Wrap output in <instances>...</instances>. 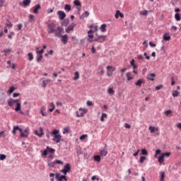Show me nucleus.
<instances>
[{"mask_svg":"<svg viewBox=\"0 0 181 181\" xmlns=\"http://www.w3.org/2000/svg\"><path fill=\"white\" fill-rule=\"evenodd\" d=\"M4 53H6L8 54V53H11V52H12V48H8V49H4Z\"/></svg>","mask_w":181,"mask_h":181,"instance_id":"nucleus-51","label":"nucleus"},{"mask_svg":"<svg viewBox=\"0 0 181 181\" xmlns=\"http://www.w3.org/2000/svg\"><path fill=\"white\" fill-rule=\"evenodd\" d=\"M163 40H165L166 42H169V40H170L171 37H170V35H168V33H165L163 35Z\"/></svg>","mask_w":181,"mask_h":181,"instance_id":"nucleus-21","label":"nucleus"},{"mask_svg":"<svg viewBox=\"0 0 181 181\" xmlns=\"http://www.w3.org/2000/svg\"><path fill=\"white\" fill-rule=\"evenodd\" d=\"M51 108L49 109V112H53L54 111V109L56 108V106L54 105V103L52 102L50 103Z\"/></svg>","mask_w":181,"mask_h":181,"instance_id":"nucleus-22","label":"nucleus"},{"mask_svg":"<svg viewBox=\"0 0 181 181\" xmlns=\"http://www.w3.org/2000/svg\"><path fill=\"white\" fill-rule=\"evenodd\" d=\"M104 118H107V115L106 113H102L101 117H100V121L102 122H104Z\"/></svg>","mask_w":181,"mask_h":181,"instance_id":"nucleus-37","label":"nucleus"},{"mask_svg":"<svg viewBox=\"0 0 181 181\" xmlns=\"http://www.w3.org/2000/svg\"><path fill=\"white\" fill-rule=\"evenodd\" d=\"M129 74H131V73H127L126 74V77H127V81H131V80H132V76H129Z\"/></svg>","mask_w":181,"mask_h":181,"instance_id":"nucleus-42","label":"nucleus"},{"mask_svg":"<svg viewBox=\"0 0 181 181\" xmlns=\"http://www.w3.org/2000/svg\"><path fill=\"white\" fill-rule=\"evenodd\" d=\"M15 90H16V88H15V86L10 87L9 90H8V94H12V93H13Z\"/></svg>","mask_w":181,"mask_h":181,"instance_id":"nucleus-35","label":"nucleus"},{"mask_svg":"<svg viewBox=\"0 0 181 181\" xmlns=\"http://www.w3.org/2000/svg\"><path fill=\"white\" fill-rule=\"evenodd\" d=\"M16 131H19L21 138H28L29 136V134H25L23 130L19 127V126H14L13 127L12 134L13 135L16 134Z\"/></svg>","mask_w":181,"mask_h":181,"instance_id":"nucleus-2","label":"nucleus"},{"mask_svg":"<svg viewBox=\"0 0 181 181\" xmlns=\"http://www.w3.org/2000/svg\"><path fill=\"white\" fill-rule=\"evenodd\" d=\"M105 37H107V35H103L102 37L99 38V40L95 42H98V43H104V42H105Z\"/></svg>","mask_w":181,"mask_h":181,"instance_id":"nucleus-26","label":"nucleus"},{"mask_svg":"<svg viewBox=\"0 0 181 181\" xmlns=\"http://www.w3.org/2000/svg\"><path fill=\"white\" fill-rule=\"evenodd\" d=\"M148 45L151 46V47H156V44L153 43L152 41H150Z\"/></svg>","mask_w":181,"mask_h":181,"instance_id":"nucleus-60","label":"nucleus"},{"mask_svg":"<svg viewBox=\"0 0 181 181\" xmlns=\"http://www.w3.org/2000/svg\"><path fill=\"white\" fill-rule=\"evenodd\" d=\"M65 11H68V12H70L71 11V6L70 4H66L64 6Z\"/></svg>","mask_w":181,"mask_h":181,"instance_id":"nucleus-34","label":"nucleus"},{"mask_svg":"<svg viewBox=\"0 0 181 181\" xmlns=\"http://www.w3.org/2000/svg\"><path fill=\"white\" fill-rule=\"evenodd\" d=\"M124 127L127 129H129L131 128V125L128 123L124 124Z\"/></svg>","mask_w":181,"mask_h":181,"instance_id":"nucleus-64","label":"nucleus"},{"mask_svg":"<svg viewBox=\"0 0 181 181\" xmlns=\"http://www.w3.org/2000/svg\"><path fill=\"white\" fill-rule=\"evenodd\" d=\"M23 5L24 6H29V5H30V0H24L23 1Z\"/></svg>","mask_w":181,"mask_h":181,"instance_id":"nucleus-32","label":"nucleus"},{"mask_svg":"<svg viewBox=\"0 0 181 181\" xmlns=\"http://www.w3.org/2000/svg\"><path fill=\"white\" fill-rule=\"evenodd\" d=\"M104 35H98L97 37H95L94 40L88 39V42L89 43H93V42H97L100 37H103Z\"/></svg>","mask_w":181,"mask_h":181,"instance_id":"nucleus-16","label":"nucleus"},{"mask_svg":"<svg viewBox=\"0 0 181 181\" xmlns=\"http://www.w3.org/2000/svg\"><path fill=\"white\" fill-rule=\"evenodd\" d=\"M23 26V25L22 23L18 24L17 25V30H21Z\"/></svg>","mask_w":181,"mask_h":181,"instance_id":"nucleus-55","label":"nucleus"},{"mask_svg":"<svg viewBox=\"0 0 181 181\" xmlns=\"http://www.w3.org/2000/svg\"><path fill=\"white\" fill-rule=\"evenodd\" d=\"M59 132H59L57 129H54L52 132L51 135H52V136H56V135H59Z\"/></svg>","mask_w":181,"mask_h":181,"instance_id":"nucleus-24","label":"nucleus"},{"mask_svg":"<svg viewBox=\"0 0 181 181\" xmlns=\"http://www.w3.org/2000/svg\"><path fill=\"white\" fill-rule=\"evenodd\" d=\"M74 76L75 77H74L73 80L77 81L78 80V78H80V74L78 73V71H76L74 73Z\"/></svg>","mask_w":181,"mask_h":181,"instance_id":"nucleus-31","label":"nucleus"},{"mask_svg":"<svg viewBox=\"0 0 181 181\" xmlns=\"http://www.w3.org/2000/svg\"><path fill=\"white\" fill-rule=\"evenodd\" d=\"M52 83V80L50 79H47L45 81H42V87H43V88H46V87L47 86V83Z\"/></svg>","mask_w":181,"mask_h":181,"instance_id":"nucleus-14","label":"nucleus"},{"mask_svg":"<svg viewBox=\"0 0 181 181\" xmlns=\"http://www.w3.org/2000/svg\"><path fill=\"white\" fill-rule=\"evenodd\" d=\"M69 23H70V20H69V18H66L64 22L62 23V26H67V25H69Z\"/></svg>","mask_w":181,"mask_h":181,"instance_id":"nucleus-23","label":"nucleus"},{"mask_svg":"<svg viewBox=\"0 0 181 181\" xmlns=\"http://www.w3.org/2000/svg\"><path fill=\"white\" fill-rule=\"evenodd\" d=\"M107 153H108V151L105 148L101 150L100 152V156H107Z\"/></svg>","mask_w":181,"mask_h":181,"instance_id":"nucleus-20","label":"nucleus"},{"mask_svg":"<svg viewBox=\"0 0 181 181\" xmlns=\"http://www.w3.org/2000/svg\"><path fill=\"white\" fill-rule=\"evenodd\" d=\"M172 95L173 97H179V92L177 90H173Z\"/></svg>","mask_w":181,"mask_h":181,"instance_id":"nucleus-43","label":"nucleus"},{"mask_svg":"<svg viewBox=\"0 0 181 181\" xmlns=\"http://www.w3.org/2000/svg\"><path fill=\"white\" fill-rule=\"evenodd\" d=\"M164 159H165V157L162 154L158 158V160L159 163H163V162L165 161Z\"/></svg>","mask_w":181,"mask_h":181,"instance_id":"nucleus-28","label":"nucleus"},{"mask_svg":"<svg viewBox=\"0 0 181 181\" xmlns=\"http://www.w3.org/2000/svg\"><path fill=\"white\" fill-rule=\"evenodd\" d=\"M47 149L49 153H54V152H56L54 148H50L49 146H47Z\"/></svg>","mask_w":181,"mask_h":181,"instance_id":"nucleus-29","label":"nucleus"},{"mask_svg":"<svg viewBox=\"0 0 181 181\" xmlns=\"http://www.w3.org/2000/svg\"><path fill=\"white\" fill-rule=\"evenodd\" d=\"M19 101L20 100L18 99L13 100V98H11L9 99V100H8V107H13V105L15 104V103L16 104H18V103H19Z\"/></svg>","mask_w":181,"mask_h":181,"instance_id":"nucleus-6","label":"nucleus"},{"mask_svg":"<svg viewBox=\"0 0 181 181\" xmlns=\"http://www.w3.org/2000/svg\"><path fill=\"white\" fill-rule=\"evenodd\" d=\"M47 163H48L49 168H50L51 169H53V168H54V165H56L54 161L52 162L50 160H48Z\"/></svg>","mask_w":181,"mask_h":181,"instance_id":"nucleus-27","label":"nucleus"},{"mask_svg":"<svg viewBox=\"0 0 181 181\" xmlns=\"http://www.w3.org/2000/svg\"><path fill=\"white\" fill-rule=\"evenodd\" d=\"M107 93L108 94H111V95L114 94V93H115V91L114 90V88H109L107 89Z\"/></svg>","mask_w":181,"mask_h":181,"instance_id":"nucleus-41","label":"nucleus"},{"mask_svg":"<svg viewBox=\"0 0 181 181\" xmlns=\"http://www.w3.org/2000/svg\"><path fill=\"white\" fill-rule=\"evenodd\" d=\"M146 160V156H141L140 157V160H139V163H144V161Z\"/></svg>","mask_w":181,"mask_h":181,"instance_id":"nucleus-47","label":"nucleus"},{"mask_svg":"<svg viewBox=\"0 0 181 181\" xmlns=\"http://www.w3.org/2000/svg\"><path fill=\"white\" fill-rule=\"evenodd\" d=\"M87 136H88V135L87 134H82L80 137H79V139L81 141H83L84 139H86L87 138Z\"/></svg>","mask_w":181,"mask_h":181,"instance_id":"nucleus-48","label":"nucleus"},{"mask_svg":"<svg viewBox=\"0 0 181 181\" xmlns=\"http://www.w3.org/2000/svg\"><path fill=\"white\" fill-rule=\"evenodd\" d=\"M54 11V7H53L52 8H48L47 10V13H53V11Z\"/></svg>","mask_w":181,"mask_h":181,"instance_id":"nucleus-58","label":"nucleus"},{"mask_svg":"<svg viewBox=\"0 0 181 181\" xmlns=\"http://www.w3.org/2000/svg\"><path fill=\"white\" fill-rule=\"evenodd\" d=\"M93 159L95 162H100L101 160V156L100 155H95L93 156Z\"/></svg>","mask_w":181,"mask_h":181,"instance_id":"nucleus-25","label":"nucleus"},{"mask_svg":"<svg viewBox=\"0 0 181 181\" xmlns=\"http://www.w3.org/2000/svg\"><path fill=\"white\" fill-rule=\"evenodd\" d=\"M91 180H97V181H99V180H100V178L98 177L95 176V175H93V176L91 177Z\"/></svg>","mask_w":181,"mask_h":181,"instance_id":"nucleus-62","label":"nucleus"},{"mask_svg":"<svg viewBox=\"0 0 181 181\" xmlns=\"http://www.w3.org/2000/svg\"><path fill=\"white\" fill-rule=\"evenodd\" d=\"M40 8H42V6H40V4H37L33 9V13H37L39 9H40Z\"/></svg>","mask_w":181,"mask_h":181,"instance_id":"nucleus-18","label":"nucleus"},{"mask_svg":"<svg viewBox=\"0 0 181 181\" xmlns=\"http://www.w3.org/2000/svg\"><path fill=\"white\" fill-rule=\"evenodd\" d=\"M52 141H54V142H56V144H60V141H62V135L58 134V135L54 136Z\"/></svg>","mask_w":181,"mask_h":181,"instance_id":"nucleus-9","label":"nucleus"},{"mask_svg":"<svg viewBox=\"0 0 181 181\" xmlns=\"http://www.w3.org/2000/svg\"><path fill=\"white\" fill-rule=\"evenodd\" d=\"M74 4L75 6H81V3L78 0L74 1Z\"/></svg>","mask_w":181,"mask_h":181,"instance_id":"nucleus-38","label":"nucleus"},{"mask_svg":"<svg viewBox=\"0 0 181 181\" xmlns=\"http://www.w3.org/2000/svg\"><path fill=\"white\" fill-rule=\"evenodd\" d=\"M90 13L85 11L82 15L80 16V19H84V18H88Z\"/></svg>","mask_w":181,"mask_h":181,"instance_id":"nucleus-15","label":"nucleus"},{"mask_svg":"<svg viewBox=\"0 0 181 181\" xmlns=\"http://www.w3.org/2000/svg\"><path fill=\"white\" fill-rule=\"evenodd\" d=\"M40 132H41L40 134L37 133V130L35 131V135H37V136H39L40 138H41L42 136L44 134L43 128L40 127Z\"/></svg>","mask_w":181,"mask_h":181,"instance_id":"nucleus-17","label":"nucleus"},{"mask_svg":"<svg viewBox=\"0 0 181 181\" xmlns=\"http://www.w3.org/2000/svg\"><path fill=\"white\" fill-rule=\"evenodd\" d=\"M42 59H43V55H40L37 57V62L40 63V62H42Z\"/></svg>","mask_w":181,"mask_h":181,"instance_id":"nucleus-49","label":"nucleus"},{"mask_svg":"<svg viewBox=\"0 0 181 181\" xmlns=\"http://www.w3.org/2000/svg\"><path fill=\"white\" fill-rule=\"evenodd\" d=\"M154 77H156V74L152 73L150 74L147 76L146 78L147 80H148L149 81H155V78Z\"/></svg>","mask_w":181,"mask_h":181,"instance_id":"nucleus-10","label":"nucleus"},{"mask_svg":"<svg viewBox=\"0 0 181 181\" xmlns=\"http://www.w3.org/2000/svg\"><path fill=\"white\" fill-rule=\"evenodd\" d=\"M47 28L49 29L48 33L52 34L53 32H54V35H56V32L59 31V27H57L56 29V24L52 23L47 25Z\"/></svg>","mask_w":181,"mask_h":181,"instance_id":"nucleus-3","label":"nucleus"},{"mask_svg":"<svg viewBox=\"0 0 181 181\" xmlns=\"http://www.w3.org/2000/svg\"><path fill=\"white\" fill-rule=\"evenodd\" d=\"M100 30H101V32H103V33L105 32H107V24H102Z\"/></svg>","mask_w":181,"mask_h":181,"instance_id":"nucleus-19","label":"nucleus"},{"mask_svg":"<svg viewBox=\"0 0 181 181\" xmlns=\"http://www.w3.org/2000/svg\"><path fill=\"white\" fill-rule=\"evenodd\" d=\"M5 159H6V155L0 154V160H5Z\"/></svg>","mask_w":181,"mask_h":181,"instance_id":"nucleus-52","label":"nucleus"},{"mask_svg":"<svg viewBox=\"0 0 181 181\" xmlns=\"http://www.w3.org/2000/svg\"><path fill=\"white\" fill-rule=\"evenodd\" d=\"M6 26H7L8 28H12V26H13V24H12V23L11 22H8L6 24Z\"/></svg>","mask_w":181,"mask_h":181,"instance_id":"nucleus-63","label":"nucleus"},{"mask_svg":"<svg viewBox=\"0 0 181 181\" xmlns=\"http://www.w3.org/2000/svg\"><path fill=\"white\" fill-rule=\"evenodd\" d=\"M69 127H65L63 131V134H69Z\"/></svg>","mask_w":181,"mask_h":181,"instance_id":"nucleus-59","label":"nucleus"},{"mask_svg":"<svg viewBox=\"0 0 181 181\" xmlns=\"http://www.w3.org/2000/svg\"><path fill=\"white\" fill-rule=\"evenodd\" d=\"M76 117L78 118H80L81 117H84V113L83 112H81V114H78V112H76Z\"/></svg>","mask_w":181,"mask_h":181,"instance_id":"nucleus-61","label":"nucleus"},{"mask_svg":"<svg viewBox=\"0 0 181 181\" xmlns=\"http://www.w3.org/2000/svg\"><path fill=\"white\" fill-rule=\"evenodd\" d=\"M161 88H163V85H159L156 86V91H158V90H161Z\"/></svg>","mask_w":181,"mask_h":181,"instance_id":"nucleus-57","label":"nucleus"},{"mask_svg":"<svg viewBox=\"0 0 181 181\" xmlns=\"http://www.w3.org/2000/svg\"><path fill=\"white\" fill-rule=\"evenodd\" d=\"M47 153H49V151L47 150V147L46 148V149H44L41 156H47Z\"/></svg>","mask_w":181,"mask_h":181,"instance_id":"nucleus-36","label":"nucleus"},{"mask_svg":"<svg viewBox=\"0 0 181 181\" xmlns=\"http://www.w3.org/2000/svg\"><path fill=\"white\" fill-rule=\"evenodd\" d=\"M57 15H59L60 21H64V18H66V13L64 11L59 10L57 11Z\"/></svg>","mask_w":181,"mask_h":181,"instance_id":"nucleus-7","label":"nucleus"},{"mask_svg":"<svg viewBox=\"0 0 181 181\" xmlns=\"http://www.w3.org/2000/svg\"><path fill=\"white\" fill-rule=\"evenodd\" d=\"M76 26V24L74 23H71L67 28L65 29V32L66 33H70L71 30H74V27Z\"/></svg>","mask_w":181,"mask_h":181,"instance_id":"nucleus-8","label":"nucleus"},{"mask_svg":"<svg viewBox=\"0 0 181 181\" xmlns=\"http://www.w3.org/2000/svg\"><path fill=\"white\" fill-rule=\"evenodd\" d=\"M148 129H149L151 134H153V132H155V127H153V126H150L148 127Z\"/></svg>","mask_w":181,"mask_h":181,"instance_id":"nucleus-46","label":"nucleus"},{"mask_svg":"<svg viewBox=\"0 0 181 181\" xmlns=\"http://www.w3.org/2000/svg\"><path fill=\"white\" fill-rule=\"evenodd\" d=\"M62 32H63V28L61 26H58V31L55 33V36L57 37H62L61 42H62L64 45H66L69 39V35H67V34L63 35H62Z\"/></svg>","mask_w":181,"mask_h":181,"instance_id":"nucleus-1","label":"nucleus"},{"mask_svg":"<svg viewBox=\"0 0 181 181\" xmlns=\"http://www.w3.org/2000/svg\"><path fill=\"white\" fill-rule=\"evenodd\" d=\"M28 60H30V62H32V60H33V54L32 52H29L28 54Z\"/></svg>","mask_w":181,"mask_h":181,"instance_id":"nucleus-40","label":"nucleus"},{"mask_svg":"<svg viewBox=\"0 0 181 181\" xmlns=\"http://www.w3.org/2000/svg\"><path fill=\"white\" fill-rule=\"evenodd\" d=\"M145 83V80L144 79H139L136 83L135 86H137L138 87H142V84Z\"/></svg>","mask_w":181,"mask_h":181,"instance_id":"nucleus-12","label":"nucleus"},{"mask_svg":"<svg viewBox=\"0 0 181 181\" xmlns=\"http://www.w3.org/2000/svg\"><path fill=\"white\" fill-rule=\"evenodd\" d=\"M21 103H16V107L15 108V111L16 112H18V111H21Z\"/></svg>","mask_w":181,"mask_h":181,"instance_id":"nucleus-33","label":"nucleus"},{"mask_svg":"<svg viewBox=\"0 0 181 181\" xmlns=\"http://www.w3.org/2000/svg\"><path fill=\"white\" fill-rule=\"evenodd\" d=\"M162 156L165 158V156H167V158H169L170 156V152H166V153H161Z\"/></svg>","mask_w":181,"mask_h":181,"instance_id":"nucleus-54","label":"nucleus"},{"mask_svg":"<svg viewBox=\"0 0 181 181\" xmlns=\"http://www.w3.org/2000/svg\"><path fill=\"white\" fill-rule=\"evenodd\" d=\"M110 69H111V66H107L106 67L107 77H111L112 76V72L111 71Z\"/></svg>","mask_w":181,"mask_h":181,"instance_id":"nucleus-13","label":"nucleus"},{"mask_svg":"<svg viewBox=\"0 0 181 181\" xmlns=\"http://www.w3.org/2000/svg\"><path fill=\"white\" fill-rule=\"evenodd\" d=\"M141 15H143V16H146V15H148V11L144 10V11H141Z\"/></svg>","mask_w":181,"mask_h":181,"instance_id":"nucleus-56","label":"nucleus"},{"mask_svg":"<svg viewBox=\"0 0 181 181\" xmlns=\"http://www.w3.org/2000/svg\"><path fill=\"white\" fill-rule=\"evenodd\" d=\"M160 152H162V151H160V149L156 150L154 158H157L158 156L160 155Z\"/></svg>","mask_w":181,"mask_h":181,"instance_id":"nucleus-39","label":"nucleus"},{"mask_svg":"<svg viewBox=\"0 0 181 181\" xmlns=\"http://www.w3.org/2000/svg\"><path fill=\"white\" fill-rule=\"evenodd\" d=\"M141 155H144V156L148 155V151H146V149L145 148L141 149Z\"/></svg>","mask_w":181,"mask_h":181,"instance_id":"nucleus-53","label":"nucleus"},{"mask_svg":"<svg viewBox=\"0 0 181 181\" xmlns=\"http://www.w3.org/2000/svg\"><path fill=\"white\" fill-rule=\"evenodd\" d=\"M54 162L55 164L57 163V165H63L64 163L63 161L60 160H55Z\"/></svg>","mask_w":181,"mask_h":181,"instance_id":"nucleus-50","label":"nucleus"},{"mask_svg":"<svg viewBox=\"0 0 181 181\" xmlns=\"http://www.w3.org/2000/svg\"><path fill=\"white\" fill-rule=\"evenodd\" d=\"M165 115H166L167 117H169V115H170V114H172V110H165L164 112Z\"/></svg>","mask_w":181,"mask_h":181,"instance_id":"nucleus-45","label":"nucleus"},{"mask_svg":"<svg viewBox=\"0 0 181 181\" xmlns=\"http://www.w3.org/2000/svg\"><path fill=\"white\" fill-rule=\"evenodd\" d=\"M175 21H177V22H179L180 21H181L180 14H179L178 13H176L175 14Z\"/></svg>","mask_w":181,"mask_h":181,"instance_id":"nucleus-30","label":"nucleus"},{"mask_svg":"<svg viewBox=\"0 0 181 181\" xmlns=\"http://www.w3.org/2000/svg\"><path fill=\"white\" fill-rule=\"evenodd\" d=\"M124 18V13H121V11H119V10H117V11H116V13H115V18H116V19H118V18Z\"/></svg>","mask_w":181,"mask_h":181,"instance_id":"nucleus-11","label":"nucleus"},{"mask_svg":"<svg viewBox=\"0 0 181 181\" xmlns=\"http://www.w3.org/2000/svg\"><path fill=\"white\" fill-rule=\"evenodd\" d=\"M55 178L58 181H63V180L67 181V177H66V175H64V174L60 176V174L57 173L55 174Z\"/></svg>","mask_w":181,"mask_h":181,"instance_id":"nucleus-5","label":"nucleus"},{"mask_svg":"<svg viewBox=\"0 0 181 181\" xmlns=\"http://www.w3.org/2000/svg\"><path fill=\"white\" fill-rule=\"evenodd\" d=\"M160 181H165V172H161L160 173Z\"/></svg>","mask_w":181,"mask_h":181,"instance_id":"nucleus-44","label":"nucleus"},{"mask_svg":"<svg viewBox=\"0 0 181 181\" xmlns=\"http://www.w3.org/2000/svg\"><path fill=\"white\" fill-rule=\"evenodd\" d=\"M70 170H71V165H70V163H66L64 165V168L61 170V172L66 175H67V173H69Z\"/></svg>","mask_w":181,"mask_h":181,"instance_id":"nucleus-4","label":"nucleus"}]
</instances>
